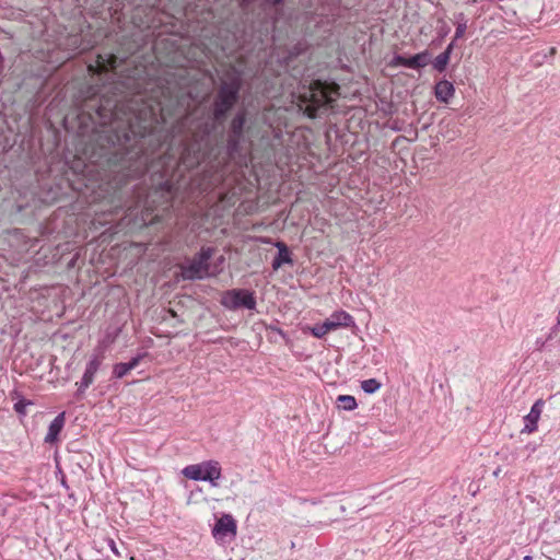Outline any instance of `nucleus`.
Masks as SVG:
<instances>
[{"label": "nucleus", "mask_w": 560, "mask_h": 560, "mask_svg": "<svg viewBox=\"0 0 560 560\" xmlns=\"http://www.w3.org/2000/svg\"><path fill=\"white\" fill-rule=\"evenodd\" d=\"M311 334L316 338H323L325 335L330 332L328 328L325 327V323L317 324L310 328Z\"/></svg>", "instance_id": "obj_18"}, {"label": "nucleus", "mask_w": 560, "mask_h": 560, "mask_svg": "<svg viewBox=\"0 0 560 560\" xmlns=\"http://www.w3.org/2000/svg\"><path fill=\"white\" fill-rule=\"evenodd\" d=\"M381 383L375 378H369L361 382V388L366 394H373L381 388Z\"/></svg>", "instance_id": "obj_16"}, {"label": "nucleus", "mask_w": 560, "mask_h": 560, "mask_svg": "<svg viewBox=\"0 0 560 560\" xmlns=\"http://www.w3.org/2000/svg\"><path fill=\"white\" fill-rule=\"evenodd\" d=\"M240 90V80L233 79L230 83H223L220 89L214 108V117L220 119L236 102Z\"/></svg>", "instance_id": "obj_4"}, {"label": "nucleus", "mask_w": 560, "mask_h": 560, "mask_svg": "<svg viewBox=\"0 0 560 560\" xmlns=\"http://www.w3.org/2000/svg\"><path fill=\"white\" fill-rule=\"evenodd\" d=\"M523 560H533L532 556H525Z\"/></svg>", "instance_id": "obj_28"}, {"label": "nucleus", "mask_w": 560, "mask_h": 560, "mask_svg": "<svg viewBox=\"0 0 560 560\" xmlns=\"http://www.w3.org/2000/svg\"><path fill=\"white\" fill-rule=\"evenodd\" d=\"M142 358H143V355H138V357L132 358L129 362H126L129 370L131 371L132 369L138 366V364L140 363Z\"/></svg>", "instance_id": "obj_22"}, {"label": "nucleus", "mask_w": 560, "mask_h": 560, "mask_svg": "<svg viewBox=\"0 0 560 560\" xmlns=\"http://www.w3.org/2000/svg\"><path fill=\"white\" fill-rule=\"evenodd\" d=\"M324 323L329 331L354 326L353 317L346 311L334 312Z\"/></svg>", "instance_id": "obj_10"}, {"label": "nucleus", "mask_w": 560, "mask_h": 560, "mask_svg": "<svg viewBox=\"0 0 560 560\" xmlns=\"http://www.w3.org/2000/svg\"><path fill=\"white\" fill-rule=\"evenodd\" d=\"M432 60V56L429 51H422L410 57L395 56L389 66L392 67H406L410 69H421L428 66Z\"/></svg>", "instance_id": "obj_7"}, {"label": "nucleus", "mask_w": 560, "mask_h": 560, "mask_svg": "<svg viewBox=\"0 0 560 560\" xmlns=\"http://www.w3.org/2000/svg\"><path fill=\"white\" fill-rule=\"evenodd\" d=\"M339 85L335 82L316 80L299 95L300 106L310 118H315L319 109L332 108L339 98Z\"/></svg>", "instance_id": "obj_1"}, {"label": "nucleus", "mask_w": 560, "mask_h": 560, "mask_svg": "<svg viewBox=\"0 0 560 560\" xmlns=\"http://www.w3.org/2000/svg\"><path fill=\"white\" fill-rule=\"evenodd\" d=\"M243 4L250 2L252 0H241Z\"/></svg>", "instance_id": "obj_29"}, {"label": "nucleus", "mask_w": 560, "mask_h": 560, "mask_svg": "<svg viewBox=\"0 0 560 560\" xmlns=\"http://www.w3.org/2000/svg\"><path fill=\"white\" fill-rule=\"evenodd\" d=\"M279 256L275 259L272 266L275 269L279 268L283 262H290L287 247L283 244H278Z\"/></svg>", "instance_id": "obj_17"}, {"label": "nucleus", "mask_w": 560, "mask_h": 560, "mask_svg": "<svg viewBox=\"0 0 560 560\" xmlns=\"http://www.w3.org/2000/svg\"><path fill=\"white\" fill-rule=\"evenodd\" d=\"M545 401L537 399L530 408V411L524 417V427L522 433L530 434L537 431Z\"/></svg>", "instance_id": "obj_9"}, {"label": "nucleus", "mask_w": 560, "mask_h": 560, "mask_svg": "<svg viewBox=\"0 0 560 560\" xmlns=\"http://www.w3.org/2000/svg\"><path fill=\"white\" fill-rule=\"evenodd\" d=\"M107 542H108V546H109L110 550L114 552V555L117 556V557H120V552H119V550H118L114 539L108 538Z\"/></svg>", "instance_id": "obj_23"}, {"label": "nucleus", "mask_w": 560, "mask_h": 560, "mask_svg": "<svg viewBox=\"0 0 560 560\" xmlns=\"http://www.w3.org/2000/svg\"><path fill=\"white\" fill-rule=\"evenodd\" d=\"M339 407L343 410L351 411L358 407L357 400L350 395H340L338 397Z\"/></svg>", "instance_id": "obj_15"}, {"label": "nucleus", "mask_w": 560, "mask_h": 560, "mask_svg": "<svg viewBox=\"0 0 560 560\" xmlns=\"http://www.w3.org/2000/svg\"><path fill=\"white\" fill-rule=\"evenodd\" d=\"M117 68V57L113 54L98 55L95 63L89 65L88 69L93 73L107 72Z\"/></svg>", "instance_id": "obj_11"}, {"label": "nucleus", "mask_w": 560, "mask_h": 560, "mask_svg": "<svg viewBox=\"0 0 560 560\" xmlns=\"http://www.w3.org/2000/svg\"><path fill=\"white\" fill-rule=\"evenodd\" d=\"M212 254L213 250L211 248H202L198 258L194 259L188 266L183 267V277L185 279H202L210 276L208 260Z\"/></svg>", "instance_id": "obj_6"}, {"label": "nucleus", "mask_w": 560, "mask_h": 560, "mask_svg": "<svg viewBox=\"0 0 560 560\" xmlns=\"http://www.w3.org/2000/svg\"><path fill=\"white\" fill-rule=\"evenodd\" d=\"M128 372H130L127 363H117L114 365L113 373L117 378L124 377Z\"/></svg>", "instance_id": "obj_20"}, {"label": "nucleus", "mask_w": 560, "mask_h": 560, "mask_svg": "<svg viewBox=\"0 0 560 560\" xmlns=\"http://www.w3.org/2000/svg\"><path fill=\"white\" fill-rule=\"evenodd\" d=\"M182 163L184 165H187V166H192L194 165V163H189L188 162L187 156H185V155L182 156Z\"/></svg>", "instance_id": "obj_24"}, {"label": "nucleus", "mask_w": 560, "mask_h": 560, "mask_svg": "<svg viewBox=\"0 0 560 560\" xmlns=\"http://www.w3.org/2000/svg\"><path fill=\"white\" fill-rule=\"evenodd\" d=\"M555 54H556V48L555 47H550L549 48V56L552 57Z\"/></svg>", "instance_id": "obj_27"}, {"label": "nucleus", "mask_w": 560, "mask_h": 560, "mask_svg": "<svg viewBox=\"0 0 560 560\" xmlns=\"http://www.w3.org/2000/svg\"><path fill=\"white\" fill-rule=\"evenodd\" d=\"M30 405H32V402L30 400L21 399L18 402L14 404V410L19 415L25 416L26 415V407L30 406Z\"/></svg>", "instance_id": "obj_21"}, {"label": "nucleus", "mask_w": 560, "mask_h": 560, "mask_svg": "<svg viewBox=\"0 0 560 560\" xmlns=\"http://www.w3.org/2000/svg\"><path fill=\"white\" fill-rule=\"evenodd\" d=\"M104 359V347H97L94 350V352L90 355L85 364L84 373L81 377V381L75 383L78 392L80 394H83L94 383L95 375L100 370L101 365L103 364Z\"/></svg>", "instance_id": "obj_3"}, {"label": "nucleus", "mask_w": 560, "mask_h": 560, "mask_svg": "<svg viewBox=\"0 0 560 560\" xmlns=\"http://www.w3.org/2000/svg\"><path fill=\"white\" fill-rule=\"evenodd\" d=\"M236 522L231 514H223L220 518L217 520L213 528L212 535L215 539L221 540L226 536H235L236 535Z\"/></svg>", "instance_id": "obj_8"}, {"label": "nucleus", "mask_w": 560, "mask_h": 560, "mask_svg": "<svg viewBox=\"0 0 560 560\" xmlns=\"http://www.w3.org/2000/svg\"><path fill=\"white\" fill-rule=\"evenodd\" d=\"M221 303L229 310H236L241 307L254 310L256 307V299L254 293L246 290L234 289L224 292L221 299Z\"/></svg>", "instance_id": "obj_5"}, {"label": "nucleus", "mask_w": 560, "mask_h": 560, "mask_svg": "<svg viewBox=\"0 0 560 560\" xmlns=\"http://www.w3.org/2000/svg\"><path fill=\"white\" fill-rule=\"evenodd\" d=\"M66 417L65 412L59 413L49 424L48 432L45 436V442L48 444H54L58 440V435L60 434L63 425H65Z\"/></svg>", "instance_id": "obj_13"}, {"label": "nucleus", "mask_w": 560, "mask_h": 560, "mask_svg": "<svg viewBox=\"0 0 560 560\" xmlns=\"http://www.w3.org/2000/svg\"><path fill=\"white\" fill-rule=\"evenodd\" d=\"M463 33H464V27L462 25H458L454 35H462Z\"/></svg>", "instance_id": "obj_25"}, {"label": "nucleus", "mask_w": 560, "mask_h": 560, "mask_svg": "<svg viewBox=\"0 0 560 560\" xmlns=\"http://www.w3.org/2000/svg\"><path fill=\"white\" fill-rule=\"evenodd\" d=\"M266 2L271 3V4H279L282 2V0H266Z\"/></svg>", "instance_id": "obj_26"}, {"label": "nucleus", "mask_w": 560, "mask_h": 560, "mask_svg": "<svg viewBox=\"0 0 560 560\" xmlns=\"http://www.w3.org/2000/svg\"><path fill=\"white\" fill-rule=\"evenodd\" d=\"M454 43H451L447 48L441 52L439 56L434 58L432 61L433 68L439 72H443L446 69V66L450 61L451 51L453 49Z\"/></svg>", "instance_id": "obj_14"}, {"label": "nucleus", "mask_w": 560, "mask_h": 560, "mask_svg": "<svg viewBox=\"0 0 560 560\" xmlns=\"http://www.w3.org/2000/svg\"><path fill=\"white\" fill-rule=\"evenodd\" d=\"M455 94V88L452 82L447 80H441L435 84L434 95L438 101L442 103H448Z\"/></svg>", "instance_id": "obj_12"}, {"label": "nucleus", "mask_w": 560, "mask_h": 560, "mask_svg": "<svg viewBox=\"0 0 560 560\" xmlns=\"http://www.w3.org/2000/svg\"><path fill=\"white\" fill-rule=\"evenodd\" d=\"M182 474L189 480L207 481L212 487H218L222 478V467L218 460L209 459L184 467Z\"/></svg>", "instance_id": "obj_2"}, {"label": "nucleus", "mask_w": 560, "mask_h": 560, "mask_svg": "<svg viewBox=\"0 0 560 560\" xmlns=\"http://www.w3.org/2000/svg\"><path fill=\"white\" fill-rule=\"evenodd\" d=\"M245 124V115L238 114L232 121V129L234 133L240 135Z\"/></svg>", "instance_id": "obj_19"}]
</instances>
